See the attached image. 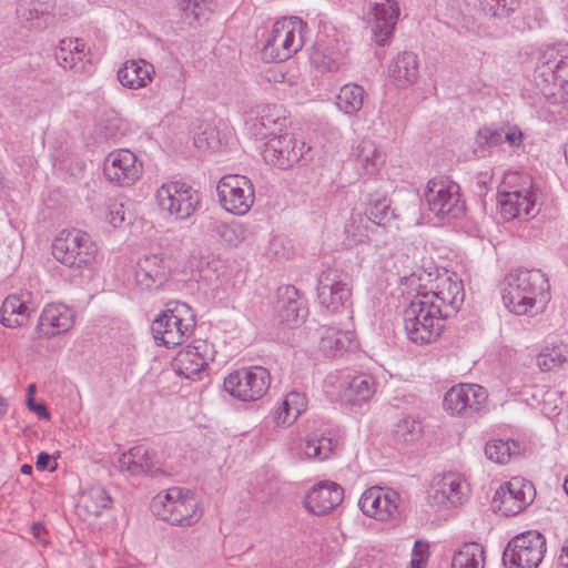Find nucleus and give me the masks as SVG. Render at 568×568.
I'll list each match as a JSON object with an SVG mask.
<instances>
[{
	"instance_id": "obj_1",
	"label": "nucleus",
	"mask_w": 568,
	"mask_h": 568,
	"mask_svg": "<svg viewBox=\"0 0 568 568\" xmlns=\"http://www.w3.org/2000/svg\"><path fill=\"white\" fill-rule=\"evenodd\" d=\"M550 285L545 273L538 268H516L505 277L503 302L506 308L516 314H527L537 302L546 303Z\"/></svg>"
},
{
	"instance_id": "obj_2",
	"label": "nucleus",
	"mask_w": 568,
	"mask_h": 568,
	"mask_svg": "<svg viewBox=\"0 0 568 568\" xmlns=\"http://www.w3.org/2000/svg\"><path fill=\"white\" fill-rule=\"evenodd\" d=\"M446 313L423 294L415 296L403 312L407 338L416 345L436 342L445 328Z\"/></svg>"
},
{
	"instance_id": "obj_3",
	"label": "nucleus",
	"mask_w": 568,
	"mask_h": 568,
	"mask_svg": "<svg viewBox=\"0 0 568 568\" xmlns=\"http://www.w3.org/2000/svg\"><path fill=\"white\" fill-rule=\"evenodd\" d=\"M196 316L192 307L180 301H170L151 323L156 345L173 348L182 345L194 333Z\"/></svg>"
},
{
	"instance_id": "obj_4",
	"label": "nucleus",
	"mask_w": 568,
	"mask_h": 568,
	"mask_svg": "<svg viewBox=\"0 0 568 568\" xmlns=\"http://www.w3.org/2000/svg\"><path fill=\"white\" fill-rule=\"evenodd\" d=\"M534 79L546 95H559L562 102H568V43L539 51Z\"/></svg>"
},
{
	"instance_id": "obj_5",
	"label": "nucleus",
	"mask_w": 568,
	"mask_h": 568,
	"mask_svg": "<svg viewBox=\"0 0 568 568\" xmlns=\"http://www.w3.org/2000/svg\"><path fill=\"white\" fill-rule=\"evenodd\" d=\"M151 511L159 519L180 527L195 525L203 515L195 494L187 488L176 486L153 497Z\"/></svg>"
},
{
	"instance_id": "obj_6",
	"label": "nucleus",
	"mask_w": 568,
	"mask_h": 568,
	"mask_svg": "<svg viewBox=\"0 0 568 568\" xmlns=\"http://www.w3.org/2000/svg\"><path fill=\"white\" fill-rule=\"evenodd\" d=\"M98 252L91 236L77 229L61 231L52 242V255L61 264L70 268H82L90 265Z\"/></svg>"
},
{
	"instance_id": "obj_7",
	"label": "nucleus",
	"mask_w": 568,
	"mask_h": 568,
	"mask_svg": "<svg viewBox=\"0 0 568 568\" xmlns=\"http://www.w3.org/2000/svg\"><path fill=\"white\" fill-rule=\"evenodd\" d=\"M425 201L438 219L456 220L465 213L460 186L447 176H437L427 182Z\"/></svg>"
},
{
	"instance_id": "obj_8",
	"label": "nucleus",
	"mask_w": 568,
	"mask_h": 568,
	"mask_svg": "<svg viewBox=\"0 0 568 568\" xmlns=\"http://www.w3.org/2000/svg\"><path fill=\"white\" fill-rule=\"evenodd\" d=\"M298 24L286 19L276 21L262 48V58L266 62H282L290 59L303 47L302 29L306 28L301 19L295 18Z\"/></svg>"
},
{
	"instance_id": "obj_9",
	"label": "nucleus",
	"mask_w": 568,
	"mask_h": 568,
	"mask_svg": "<svg viewBox=\"0 0 568 568\" xmlns=\"http://www.w3.org/2000/svg\"><path fill=\"white\" fill-rule=\"evenodd\" d=\"M546 552V538L537 530H528L511 538L504 552L506 568H537Z\"/></svg>"
},
{
	"instance_id": "obj_10",
	"label": "nucleus",
	"mask_w": 568,
	"mask_h": 568,
	"mask_svg": "<svg viewBox=\"0 0 568 568\" xmlns=\"http://www.w3.org/2000/svg\"><path fill=\"white\" fill-rule=\"evenodd\" d=\"M271 385V374L262 366L243 367L224 378V389L242 402H255L262 398Z\"/></svg>"
},
{
	"instance_id": "obj_11",
	"label": "nucleus",
	"mask_w": 568,
	"mask_h": 568,
	"mask_svg": "<svg viewBox=\"0 0 568 568\" xmlns=\"http://www.w3.org/2000/svg\"><path fill=\"white\" fill-rule=\"evenodd\" d=\"M310 152L311 146L286 131L264 142L262 156L265 162L278 169L287 170L301 161L307 162L311 159Z\"/></svg>"
},
{
	"instance_id": "obj_12",
	"label": "nucleus",
	"mask_w": 568,
	"mask_h": 568,
	"mask_svg": "<svg viewBox=\"0 0 568 568\" xmlns=\"http://www.w3.org/2000/svg\"><path fill=\"white\" fill-rule=\"evenodd\" d=\"M317 298L329 313L346 311L352 306L349 278L337 268L324 270L317 278Z\"/></svg>"
},
{
	"instance_id": "obj_13",
	"label": "nucleus",
	"mask_w": 568,
	"mask_h": 568,
	"mask_svg": "<svg viewBox=\"0 0 568 568\" xmlns=\"http://www.w3.org/2000/svg\"><path fill=\"white\" fill-rule=\"evenodd\" d=\"M155 197L162 211L181 221L190 219L201 203L199 192L182 182L163 184Z\"/></svg>"
},
{
	"instance_id": "obj_14",
	"label": "nucleus",
	"mask_w": 568,
	"mask_h": 568,
	"mask_svg": "<svg viewBox=\"0 0 568 568\" xmlns=\"http://www.w3.org/2000/svg\"><path fill=\"white\" fill-rule=\"evenodd\" d=\"M216 191L222 207L235 215L247 213L255 200L254 185L245 175L229 174L223 176L216 186Z\"/></svg>"
},
{
	"instance_id": "obj_15",
	"label": "nucleus",
	"mask_w": 568,
	"mask_h": 568,
	"mask_svg": "<svg viewBox=\"0 0 568 568\" xmlns=\"http://www.w3.org/2000/svg\"><path fill=\"white\" fill-rule=\"evenodd\" d=\"M487 400V392L477 384H459L446 392L443 400L444 408L452 415L474 418Z\"/></svg>"
},
{
	"instance_id": "obj_16",
	"label": "nucleus",
	"mask_w": 568,
	"mask_h": 568,
	"mask_svg": "<svg viewBox=\"0 0 568 568\" xmlns=\"http://www.w3.org/2000/svg\"><path fill=\"white\" fill-rule=\"evenodd\" d=\"M103 173L109 182L118 186L133 185L143 173V164L128 149L110 152L103 163Z\"/></svg>"
},
{
	"instance_id": "obj_17",
	"label": "nucleus",
	"mask_w": 568,
	"mask_h": 568,
	"mask_svg": "<svg viewBox=\"0 0 568 568\" xmlns=\"http://www.w3.org/2000/svg\"><path fill=\"white\" fill-rule=\"evenodd\" d=\"M399 16V7L395 0H374L369 2L368 22L373 40L385 47L393 37Z\"/></svg>"
},
{
	"instance_id": "obj_18",
	"label": "nucleus",
	"mask_w": 568,
	"mask_h": 568,
	"mask_svg": "<svg viewBox=\"0 0 568 568\" xmlns=\"http://www.w3.org/2000/svg\"><path fill=\"white\" fill-rule=\"evenodd\" d=\"M290 124L286 109L281 104L263 105L257 116L247 122V130L256 141H266L287 131Z\"/></svg>"
},
{
	"instance_id": "obj_19",
	"label": "nucleus",
	"mask_w": 568,
	"mask_h": 568,
	"mask_svg": "<svg viewBox=\"0 0 568 568\" xmlns=\"http://www.w3.org/2000/svg\"><path fill=\"white\" fill-rule=\"evenodd\" d=\"M398 500L395 490L374 486L362 494L358 507L365 516L385 521L398 514Z\"/></svg>"
},
{
	"instance_id": "obj_20",
	"label": "nucleus",
	"mask_w": 568,
	"mask_h": 568,
	"mask_svg": "<svg viewBox=\"0 0 568 568\" xmlns=\"http://www.w3.org/2000/svg\"><path fill=\"white\" fill-rule=\"evenodd\" d=\"M466 485L457 473L444 474L435 479L428 493V504L437 509H450L463 505Z\"/></svg>"
},
{
	"instance_id": "obj_21",
	"label": "nucleus",
	"mask_w": 568,
	"mask_h": 568,
	"mask_svg": "<svg viewBox=\"0 0 568 568\" xmlns=\"http://www.w3.org/2000/svg\"><path fill=\"white\" fill-rule=\"evenodd\" d=\"M119 468L132 476L158 477L166 475L158 453L144 445H136L123 453L119 460Z\"/></svg>"
},
{
	"instance_id": "obj_22",
	"label": "nucleus",
	"mask_w": 568,
	"mask_h": 568,
	"mask_svg": "<svg viewBox=\"0 0 568 568\" xmlns=\"http://www.w3.org/2000/svg\"><path fill=\"white\" fill-rule=\"evenodd\" d=\"M536 201L537 194L531 187L499 192L497 197L500 214L507 221L535 217L539 212Z\"/></svg>"
},
{
	"instance_id": "obj_23",
	"label": "nucleus",
	"mask_w": 568,
	"mask_h": 568,
	"mask_svg": "<svg viewBox=\"0 0 568 568\" xmlns=\"http://www.w3.org/2000/svg\"><path fill=\"white\" fill-rule=\"evenodd\" d=\"M212 361L211 347L206 341L197 339L181 349L172 362L174 372L189 379L197 378Z\"/></svg>"
},
{
	"instance_id": "obj_24",
	"label": "nucleus",
	"mask_w": 568,
	"mask_h": 568,
	"mask_svg": "<svg viewBox=\"0 0 568 568\" xmlns=\"http://www.w3.org/2000/svg\"><path fill=\"white\" fill-rule=\"evenodd\" d=\"M134 270L136 285L145 291L161 288L170 277V267L163 254H145L139 257Z\"/></svg>"
},
{
	"instance_id": "obj_25",
	"label": "nucleus",
	"mask_w": 568,
	"mask_h": 568,
	"mask_svg": "<svg viewBox=\"0 0 568 568\" xmlns=\"http://www.w3.org/2000/svg\"><path fill=\"white\" fill-rule=\"evenodd\" d=\"M424 298L433 301L446 313V318L455 314L464 302L465 292L463 281L456 273L439 278L437 290L423 293Z\"/></svg>"
},
{
	"instance_id": "obj_26",
	"label": "nucleus",
	"mask_w": 568,
	"mask_h": 568,
	"mask_svg": "<svg viewBox=\"0 0 568 568\" xmlns=\"http://www.w3.org/2000/svg\"><path fill=\"white\" fill-rule=\"evenodd\" d=\"M376 393L375 378L367 373H347L339 383L338 395L343 403L362 406L368 403Z\"/></svg>"
},
{
	"instance_id": "obj_27",
	"label": "nucleus",
	"mask_w": 568,
	"mask_h": 568,
	"mask_svg": "<svg viewBox=\"0 0 568 568\" xmlns=\"http://www.w3.org/2000/svg\"><path fill=\"white\" fill-rule=\"evenodd\" d=\"M54 57L60 67L75 73L87 72L91 67L90 50L84 40L80 38L60 40Z\"/></svg>"
},
{
	"instance_id": "obj_28",
	"label": "nucleus",
	"mask_w": 568,
	"mask_h": 568,
	"mask_svg": "<svg viewBox=\"0 0 568 568\" xmlns=\"http://www.w3.org/2000/svg\"><path fill=\"white\" fill-rule=\"evenodd\" d=\"M344 498V489L334 481H322L313 486L305 496V508L317 516L335 509Z\"/></svg>"
},
{
	"instance_id": "obj_29",
	"label": "nucleus",
	"mask_w": 568,
	"mask_h": 568,
	"mask_svg": "<svg viewBox=\"0 0 568 568\" xmlns=\"http://www.w3.org/2000/svg\"><path fill=\"white\" fill-rule=\"evenodd\" d=\"M74 315L71 308L61 303L48 304L41 312L37 332L47 338L68 332L73 327Z\"/></svg>"
},
{
	"instance_id": "obj_30",
	"label": "nucleus",
	"mask_w": 568,
	"mask_h": 568,
	"mask_svg": "<svg viewBox=\"0 0 568 568\" xmlns=\"http://www.w3.org/2000/svg\"><path fill=\"white\" fill-rule=\"evenodd\" d=\"M275 311L280 321L290 327L298 325L307 315L305 302L293 285L278 287Z\"/></svg>"
},
{
	"instance_id": "obj_31",
	"label": "nucleus",
	"mask_w": 568,
	"mask_h": 568,
	"mask_svg": "<svg viewBox=\"0 0 568 568\" xmlns=\"http://www.w3.org/2000/svg\"><path fill=\"white\" fill-rule=\"evenodd\" d=\"M33 312L30 293L10 294L2 302L0 323L9 328L22 327L29 323Z\"/></svg>"
},
{
	"instance_id": "obj_32",
	"label": "nucleus",
	"mask_w": 568,
	"mask_h": 568,
	"mask_svg": "<svg viewBox=\"0 0 568 568\" xmlns=\"http://www.w3.org/2000/svg\"><path fill=\"white\" fill-rule=\"evenodd\" d=\"M54 0H19L16 13L28 29L42 30L53 18Z\"/></svg>"
},
{
	"instance_id": "obj_33",
	"label": "nucleus",
	"mask_w": 568,
	"mask_h": 568,
	"mask_svg": "<svg viewBox=\"0 0 568 568\" xmlns=\"http://www.w3.org/2000/svg\"><path fill=\"white\" fill-rule=\"evenodd\" d=\"M536 491L530 481L513 478L501 487V507L507 515H517L530 505Z\"/></svg>"
},
{
	"instance_id": "obj_34",
	"label": "nucleus",
	"mask_w": 568,
	"mask_h": 568,
	"mask_svg": "<svg viewBox=\"0 0 568 568\" xmlns=\"http://www.w3.org/2000/svg\"><path fill=\"white\" fill-rule=\"evenodd\" d=\"M388 75L398 87L415 83L419 74V59L413 51H403L393 58L388 65Z\"/></svg>"
},
{
	"instance_id": "obj_35",
	"label": "nucleus",
	"mask_w": 568,
	"mask_h": 568,
	"mask_svg": "<svg viewBox=\"0 0 568 568\" xmlns=\"http://www.w3.org/2000/svg\"><path fill=\"white\" fill-rule=\"evenodd\" d=\"M154 67L143 59L129 60L118 71V79L123 87L140 89L152 81Z\"/></svg>"
},
{
	"instance_id": "obj_36",
	"label": "nucleus",
	"mask_w": 568,
	"mask_h": 568,
	"mask_svg": "<svg viewBox=\"0 0 568 568\" xmlns=\"http://www.w3.org/2000/svg\"><path fill=\"white\" fill-rule=\"evenodd\" d=\"M318 347L325 356L337 357L356 348V342L351 332L326 327L321 334Z\"/></svg>"
},
{
	"instance_id": "obj_37",
	"label": "nucleus",
	"mask_w": 568,
	"mask_h": 568,
	"mask_svg": "<svg viewBox=\"0 0 568 568\" xmlns=\"http://www.w3.org/2000/svg\"><path fill=\"white\" fill-rule=\"evenodd\" d=\"M207 233L227 246H237L244 240V229L237 222L226 223L215 217H210L205 223Z\"/></svg>"
},
{
	"instance_id": "obj_38",
	"label": "nucleus",
	"mask_w": 568,
	"mask_h": 568,
	"mask_svg": "<svg viewBox=\"0 0 568 568\" xmlns=\"http://www.w3.org/2000/svg\"><path fill=\"white\" fill-rule=\"evenodd\" d=\"M536 362L542 372L560 368L568 363V344L561 341L547 342L537 355Z\"/></svg>"
},
{
	"instance_id": "obj_39",
	"label": "nucleus",
	"mask_w": 568,
	"mask_h": 568,
	"mask_svg": "<svg viewBox=\"0 0 568 568\" xmlns=\"http://www.w3.org/2000/svg\"><path fill=\"white\" fill-rule=\"evenodd\" d=\"M375 227L371 216L361 212H352L344 227L348 245H356L369 240V234Z\"/></svg>"
},
{
	"instance_id": "obj_40",
	"label": "nucleus",
	"mask_w": 568,
	"mask_h": 568,
	"mask_svg": "<svg viewBox=\"0 0 568 568\" xmlns=\"http://www.w3.org/2000/svg\"><path fill=\"white\" fill-rule=\"evenodd\" d=\"M364 214L372 217L376 229H385L397 219V214L393 209H390V200L383 194L369 195L366 212Z\"/></svg>"
},
{
	"instance_id": "obj_41",
	"label": "nucleus",
	"mask_w": 568,
	"mask_h": 568,
	"mask_svg": "<svg viewBox=\"0 0 568 568\" xmlns=\"http://www.w3.org/2000/svg\"><path fill=\"white\" fill-rule=\"evenodd\" d=\"M182 20L191 27L201 26L213 12L212 0H179Z\"/></svg>"
},
{
	"instance_id": "obj_42",
	"label": "nucleus",
	"mask_w": 568,
	"mask_h": 568,
	"mask_svg": "<svg viewBox=\"0 0 568 568\" xmlns=\"http://www.w3.org/2000/svg\"><path fill=\"white\" fill-rule=\"evenodd\" d=\"M337 444V439L332 436L331 432L322 434L312 433L307 436L303 450L308 458L325 460L336 448Z\"/></svg>"
},
{
	"instance_id": "obj_43",
	"label": "nucleus",
	"mask_w": 568,
	"mask_h": 568,
	"mask_svg": "<svg viewBox=\"0 0 568 568\" xmlns=\"http://www.w3.org/2000/svg\"><path fill=\"white\" fill-rule=\"evenodd\" d=\"M521 443L513 438L507 439H491L485 445L486 457L496 463L504 465L510 460L511 457L521 453Z\"/></svg>"
},
{
	"instance_id": "obj_44",
	"label": "nucleus",
	"mask_w": 568,
	"mask_h": 568,
	"mask_svg": "<svg viewBox=\"0 0 568 568\" xmlns=\"http://www.w3.org/2000/svg\"><path fill=\"white\" fill-rule=\"evenodd\" d=\"M520 7V0H480L483 13L498 24L509 22Z\"/></svg>"
},
{
	"instance_id": "obj_45",
	"label": "nucleus",
	"mask_w": 568,
	"mask_h": 568,
	"mask_svg": "<svg viewBox=\"0 0 568 568\" xmlns=\"http://www.w3.org/2000/svg\"><path fill=\"white\" fill-rule=\"evenodd\" d=\"M423 424L418 417L405 416L394 425L392 437L396 444H413L423 435Z\"/></svg>"
},
{
	"instance_id": "obj_46",
	"label": "nucleus",
	"mask_w": 568,
	"mask_h": 568,
	"mask_svg": "<svg viewBox=\"0 0 568 568\" xmlns=\"http://www.w3.org/2000/svg\"><path fill=\"white\" fill-rule=\"evenodd\" d=\"M484 554L478 542H465L454 554L450 568H484Z\"/></svg>"
},
{
	"instance_id": "obj_47",
	"label": "nucleus",
	"mask_w": 568,
	"mask_h": 568,
	"mask_svg": "<svg viewBox=\"0 0 568 568\" xmlns=\"http://www.w3.org/2000/svg\"><path fill=\"white\" fill-rule=\"evenodd\" d=\"M365 90L355 83H348L341 88L336 97V105L348 115L356 114L363 106Z\"/></svg>"
},
{
	"instance_id": "obj_48",
	"label": "nucleus",
	"mask_w": 568,
	"mask_h": 568,
	"mask_svg": "<svg viewBox=\"0 0 568 568\" xmlns=\"http://www.w3.org/2000/svg\"><path fill=\"white\" fill-rule=\"evenodd\" d=\"M501 144L499 125L490 124L480 128L475 136L474 154L481 159L490 154L491 149Z\"/></svg>"
},
{
	"instance_id": "obj_49",
	"label": "nucleus",
	"mask_w": 568,
	"mask_h": 568,
	"mask_svg": "<svg viewBox=\"0 0 568 568\" xmlns=\"http://www.w3.org/2000/svg\"><path fill=\"white\" fill-rule=\"evenodd\" d=\"M310 60L317 69L322 71L334 72L339 68V64L334 57V52L324 41L322 36H318L315 43L311 47Z\"/></svg>"
},
{
	"instance_id": "obj_50",
	"label": "nucleus",
	"mask_w": 568,
	"mask_h": 568,
	"mask_svg": "<svg viewBox=\"0 0 568 568\" xmlns=\"http://www.w3.org/2000/svg\"><path fill=\"white\" fill-rule=\"evenodd\" d=\"M112 499L104 487L93 486L82 496V506L89 515L100 516L104 509L111 507Z\"/></svg>"
},
{
	"instance_id": "obj_51",
	"label": "nucleus",
	"mask_w": 568,
	"mask_h": 568,
	"mask_svg": "<svg viewBox=\"0 0 568 568\" xmlns=\"http://www.w3.org/2000/svg\"><path fill=\"white\" fill-rule=\"evenodd\" d=\"M356 162L367 175L376 174L383 163V155L372 141H363L358 146Z\"/></svg>"
},
{
	"instance_id": "obj_52",
	"label": "nucleus",
	"mask_w": 568,
	"mask_h": 568,
	"mask_svg": "<svg viewBox=\"0 0 568 568\" xmlns=\"http://www.w3.org/2000/svg\"><path fill=\"white\" fill-rule=\"evenodd\" d=\"M282 404L291 410L292 416L294 415L298 418V416L307 408V397L304 393L292 390L286 394Z\"/></svg>"
},
{
	"instance_id": "obj_53",
	"label": "nucleus",
	"mask_w": 568,
	"mask_h": 568,
	"mask_svg": "<svg viewBox=\"0 0 568 568\" xmlns=\"http://www.w3.org/2000/svg\"><path fill=\"white\" fill-rule=\"evenodd\" d=\"M501 144L507 143L510 148H518L524 140L521 130L516 125L501 124L499 125Z\"/></svg>"
},
{
	"instance_id": "obj_54",
	"label": "nucleus",
	"mask_w": 568,
	"mask_h": 568,
	"mask_svg": "<svg viewBox=\"0 0 568 568\" xmlns=\"http://www.w3.org/2000/svg\"><path fill=\"white\" fill-rule=\"evenodd\" d=\"M297 417L292 416L291 410L281 403L273 414V423L277 427H288L296 422Z\"/></svg>"
},
{
	"instance_id": "obj_55",
	"label": "nucleus",
	"mask_w": 568,
	"mask_h": 568,
	"mask_svg": "<svg viewBox=\"0 0 568 568\" xmlns=\"http://www.w3.org/2000/svg\"><path fill=\"white\" fill-rule=\"evenodd\" d=\"M105 219L113 227L120 226L124 222L123 205L116 203L110 205Z\"/></svg>"
},
{
	"instance_id": "obj_56",
	"label": "nucleus",
	"mask_w": 568,
	"mask_h": 568,
	"mask_svg": "<svg viewBox=\"0 0 568 568\" xmlns=\"http://www.w3.org/2000/svg\"><path fill=\"white\" fill-rule=\"evenodd\" d=\"M27 406L31 412L36 413L39 418L48 419L50 417V412L47 406L43 403H37L31 395L27 397Z\"/></svg>"
},
{
	"instance_id": "obj_57",
	"label": "nucleus",
	"mask_w": 568,
	"mask_h": 568,
	"mask_svg": "<svg viewBox=\"0 0 568 568\" xmlns=\"http://www.w3.org/2000/svg\"><path fill=\"white\" fill-rule=\"evenodd\" d=\"M51 455L47 452H40L37 457L36 467L38 470L49 469L50 471L55 470L57 465L50 466Z\"/></svg>"
},
{
	"instance_id": "obj_58",
	"label": "nucleus",
	"mask_w": 568,
	"mask_h": 568,
	"mask_svg": "<svg viewBox=\"0 0 568 568\" xmlns=\"http://www.w3.org/2000/svg\"><path fill=\"white\" fill-rule=\"evenodd\" d=\"M428 555V544L420 540L415 541L413 548V557L427 561Z\"/></svg>"
},
{
	"instance_id": "obj_59",
	"label": "nucleus",
	"mask_w": 568,
	"mask_h": 568,
	"mask_svg": "<svg viewBox=\"0 0 568 568\" xmlns=\"http://www.w3.org/2000/svg\"><path fill=\"white\" fill-rule=\"evenodd\" d=\"M558 564L562 568H568V539L562 544L558 556Z\"/></svg>"
},
{
	"instance_id": "obj_60",
	"label": "nucleus",
	"mask_w": 568,
	"mask_h": 568,
	"mask_svg": "<svg viewBox=\"0 0 568 568\" xmlns=\"http://www.w3.org/2000/svg\"><path fill=\"white\" fill-rule=\"evenodd\" d=\"M425 565H426L425 560H422V559H418V558H414V557H413V559L410 561L412 568H423Z\"/></svg>"
},
{
	"instance_id": "obj_61",
	"label": "nucleus",
	"mask_w": 568,
	"mask_h": 568,
	"mask_svg": "<svg viewBox=\"0 0 568 568\" xmlns=\"http://www.w3.org/2000/svg\"><path fill=\"white\" fill-rule=\"evenodd\" d=\"M7 413V402L3 397L0 396V416H3Z\"/></svg>"
},
{
	"instance_id": "obj_62",
	"label": "nucleus",
	"mask_w": 568,
	"mask_h": 568,
	"mask_svg": "<svg viewBox=\"0 0 568 568\" xmlns=\"http://www.w3.org/2000/svg\"><path fill=\"white\" fill-rule=\"evenodd\" d=\"M32 466L29 465V464H23L21 466V473L24 474V475H31L32 474Z\"/></svg>"
},
{
	"instance_id": "obj_63",
	"label": "nucleus",
	"mask_w": 568,
	"mask_h": 568,
	"mask_svg": "<svg viewBox=\"0 0 568 568\" xmlns=\"http://www.w3.org/2000/svg\"><path fill=\"white\" fill-rule=\"evenodd\" d=\"M36 392V385L34 384H30L28 386V394H27V397H29L30 395L33 397V393Z\"/></svg>"
},
{
	"instance_id": "obj_64",
	"label": "nucleus",
	"mask_w": 568,
	"mask_h": 568,
	"mask_svg": "<svg viewBox=\"0 0 568 568\" xmlns=\"http://www.w3.org/2000/svg\"><path fill=\"white\" fill-rule=\"evenodd\" d=\"M564 490L565 493L567 494L568 496V476L566 477L565 481H564Z\"/></svg>"
}]
</instances>
